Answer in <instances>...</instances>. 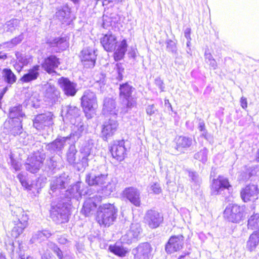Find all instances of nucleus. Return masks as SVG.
Segmentation results:
<instances>
[{
  "label": "nucleus",
  "mask_w": 259,
  "mask_h": 259,
  "mask_svg": "<svg viewBox=\"0 0 259 259\" xmlns=\"http://www.w3.org/2000/svg\"><path fill=\"white\" fill-rule=\"evenodd\" d=\"M224 216L230 222L239 223L244 217V208L236 204H229L224 210Z\"/></svg>",
  "instance_id": "39448f33"
},
{
  "label": "nucleus",
  "mask_w": 259,
  "mask_h": 259,
  "mask_svg": "<svg viewBox=\"0 0 259 259\" xmlns=\"http://www.w3.org/2000/svg\"><path fill=\"white\" fill-rule=\"evenodd\" d=\"M25 114L22 111V106L18 105L10 109L9 116L11 119L22 120Z\"/></svg>",
  "instance_id": "c9c22d12"
},
{
  "label": "nucleus",
  "mask_w": 259,
  "mask_h": 259,
  "mask_svg": "<svg viewBox=\"0 0 259 259\" xmlns=\"http://www.w3.org/2000/svg\"><path fill=\"white\" fill-rule=\"evenodd\" d=\"M40 66L38 65L33 66L31 68L28 69L20 79L23 83H29L35 80L39 76Z\"/></svg>",
  "instance_id": "bb28decb"
},
{
  "label": "nucleus",
  "mask_w": 259,
  "mask_h": 259,
  "mask_svg": "<svg viewBox=\"0 0 259 259\" xmlns=\"http://www.w3.org/2000/svg\"><path fill=\"white\" fill-rule=\"evenodd\" d=\"M60 62L59 59L55 55H50L46 58L41 64L43 69L50 74L56 73L55 71L59 65Z\"/></svg>",
  "instance_id": "a211bd4d"
},
{
  "label": "nucleus",
  "mask_w": 259,
  "mask_h": 259,
  "mask_svg": "<svg viewBox=\"0 0 259 259\" xmlns=\"http://www.w3.org/2000/svg\"><path fill=\"white\" fill-rule=\"evenodd\" d=\"M101 43L104 49L108 52L115 50L117 43L116 37L112 34H106L101 39Z\"/></svg>",
  "instance_id": "cd10ccee"
},
{
  "label": "nucleus",
  "mask_w": 259,
  "mask_h": 259,
  "mask_svg": "<svg viewBox=\"0 0 259 259\" xmlns=\"http://www.w3.org/2000/svg\"><path fill=\"white\" fill-rule=\"evenodd\" d=\"M114 70L117 74V76L116 77L117 79L119 81L123 79V74L124 71V68L122 65L120 63H117L114 68Z\"/></svg>",
  "instance_id": "3c124183"
},
{
  "label": "nucleus",
  "mask_w": 259,
  "mask_h": 259,
  "mask_svg": "<svg viewBox=\"0 0 259 259\" xmlns=\"http://www.w3.org/2000/svg\"><path fill=\"white\" fill-rule=\"evenodd\" d=\"M94 145V140L92 138H89L86 141V143L83 147L80 149L81 153H85L86 155H90L91 150Z\"/></svg>",
  "instance_id": "de8ad7c7"
},
{
  "label": "nucleus",
  "mask_w": 259,
  "mask_h": 259,
  "mask_svg": "<svg viewBox=\"0 0 259 259\" xmlns=\"http://www.w3.org/2000/svg\"><path fill=\"white\" fill-rule=\"evenodd\" d=\"M50 215L53 221L60 224L67 223L68 220L69 209L64 202L59 203L56 205L52 203L50 210Z\"/></svg>",
  "instance_id": "20e7f679"
},
{
  "label": "nucleus",
  "mask_w": 259,
  "mask_h": 259,
  "mask_svg": "<svg viewBox=\"0 0 259 259\" xmlns=\"http://www.w3.org/2000/svg\"><path fill=\"white\" fill-rule=\"evenodd\" d=\"M85 130L83 123L79 121L77 124H74L72 127V132L69 137V139H72L73 142H76L82 136Z\"/></svg>",
  "instance_id": "c756f323"
},
{
  "label": "nucleus",
  "mask_w": 259,
  "mask_h": 259,
  "mask_svg": "<svg viewBox=\"0 0 259 259\" xmlns=\"http://www.w3.org/2000/svg\"><path fill=\"white\" fill-rule=\"evenodd\" d=\"M77 150L74 144H72L69 146V149L67 152V160L68 162L72 164L75 162L76 153Z\"/></svg>",
  "instance_id": "c03bdc74"
},
{
  "label": "nucleus",
  "mask_w": 259,
  "mask_h": 259,
  "mask_svg": "<svg viewBox=\"0 0 259 259\" xmlns=\"http://www.w3.org/2000/svg\"><path fill=\"white\" fill-rule=\"evenodd\" d=\"M204 57L206 63L208 64L212 69H216L218 67L217 63L212 55L210 53H207L206 51L204 54Z\"/></svg>",
  "instance_id": "09e8293b"
},
{
  "label": "nucleus",
  "mask_w": 259,
  "mask_h": 259,
  "mask_svg": "<svg viewBox=\"0 0 259 259\" xmlns=\"http://www.w3.org/2000/svg\"><path fill=\"white\" fill-rule=\"evenodd\" d=\"M240 104L243 109H246L247 107V99L244 97H241L240 99Z\"/></svg>",
  "instance_id": "774afa93"
},
{
  "label": "nucleus",
  "mask_w": 259,
  "mask_h": 259,
  "mask_svg": "<svg viewBox=\"0 0 259 259\" xmlns=\"http://www.w3.org/2000/svg\"><path fill=\"white\" fill-rule=\"evenodd\" d=\"M57 241L61 244H65L67 243L68 240L64 235L58 236Z\"/></svg>",
  "instance_id": "338daca9"
},
{
  "label": "nucleus",
  "mask_w": 259,
  "mask_h": 259,
  "mask_svg": "<svg viewBox=\"0 0 259 259\" xmlns=\"http://www.w3.org/2000/svg\"><path fill=\"white\" fill-rule=\"evenodd\" d=\"M51 235V233L48 230H45L41 231H38L33 235L31 241L32 243L41 242L42 241L50 237Z\"/></svg>",
  "instance_id": "58836bf2"
},
{
  "label": "nucleus",
  "mask_w": 259,
  "mask_h": 259,
  "mask_svg": "<svg viewBox=\"0 0 259 259\" xmlns=\"http://www.w3.org/2000/svg\"><path fill=\"white\" fill-rule=\"evenodd\" d=\"M155 83L160 89L161 92L164 91L163 82L160 78L158 77L155 79Z\"/></svg>",
  "instance_id": "69168bd1"
},
{
  "label": "nucleus",
  "mask_w": 259,
  "mask_h": 259,
  "mask_svg": "<svg viewBox=\"0 0 259 259\" xmlns=\"http://www.w3.org/2000/svg\"><path fill=\"white\" fill-rule=\"evenodd\" d=\"M198 129L200 132H202L201 136L207 139V132L205 128V123L203 120H199L198 125Z\"/></svg>",
  "instance_id": "6e6d98bb"
},
{
  "label": "nucleus",
  "mask_w": 259,
  "mask_h": 259,
  "mask_svg": "<svg viewBox=\"0 0 259 259\" xmlns=\"http://www.w3.org/2000/svg\"><path fill=\"white\" fill-rule=\"evenodd\" d=\"M141 232V225L139 223H132L130 230L122 236L121 240L124 243L130 244L138 238Z\"/></svg>",
  "instance_id": "4468645a"
},
{
  "label": "nucleus",
  "mask_w": 259,
  "mask_h": 259,
  "mask_svg": "<svg viewBox=\"0 0 259 259\" xmlns=\"http://www.w3.org/2000/svg\"><path fill=\"white\" fill-rule=\"evenodd\" d=\"M122 196L135 206L139 207L140 206V192L137 188L133 187L125 188L122 192Z\"/></svg>",
  "instance_id": "ddd939ff"
},
{
  "label": "nucleus",
  "mask_w": 259,
  "mask_h": 259,
  "mask_svg": "<svg viewBox=\"0 0 259 259\" xmlns=\"http://www.w3.org/2000/svg\"><path fill=\"white\" fill-rule=\"evenodd\" d=\"M124 140L116 142L111 147V152L113 157L119 161L124 159L125 148Z\"/></svg>",
  "instance_id": "5701e85b"
},
{
  "label": "nucleus",
  "mask_w": 259,
  "mask_h": 259,
  "mask_svg": "<svg viewBox=\"0 0 259 259\" xmlns=\"http://www.w3.org/2000/svg\"><path fill=\"white\" fill-rule=\"evenodd\" d=\"M115 118L109 119L102 125L101 133L103 137L106 139L112 136L117 130L118 123Z\"/></svg>",
  "instance_id": "412c9836"
},
{
  "label": "nucleus",
  "mask_w": 259,
  "mask_h": 259,
  "mask_svg": "<svg viewBox=\"0 0 259 259\" xmlns=\"http://www.w3.org/2000/svg\"><path fill=\"white\" fill-rule=\"evenodd\" d=\"M184 244V237L182 235L171 236L165 246V251L171 254L182 249Z\"/></svg>",
  "instance_id": "6e6552de"
},
{
  "label": "nucleus",
  "mask_w": 259,
  "mask_h": 259,
  "mask_svg": "<svg viewBox=\"0 0 259 259\" xmlns=\"http://www.w3.org/2000/svg\"><path fill=\"white\" fill-rule=\"evenodd\" d=\"M144 219L145 223L151 229L157 228L163 220L162 214L153 209L147 211Z\"/></svg>",
  "instance_id": "f8f14e48"
},
{
  "label": "nucleus",
  "mask_w": 259,
  "mask_h": 259,
  "mask_svg": "<svg viewBox=\"0 0 259 259\" xmlns=\"http://www.w3.org/2000/svg\"><path fill=\"white\" fill-rule=\"evenodd\" d=\"M53 124V114L47 112L37 115L33 120V126L38 130L43 129Z\"/></svg>",
  "instance_id": "6ab92c4d"
},
{
  "label": "nucleus",
  "mask_w": 259,
  "mask_h": 259,
  "mask_svg": "<svg viewBox=\"0 0 259 259\" xmlns=\"http://www.w3.org/2000/svg\"><path fill=\"white\" fill-rule=\"evenodd\" d=\"M47 246L54 252L59 259H72L69 254H64L62 250L53 242H47Z\"/></svg>",
  "instance_id": "72a5a7b5"
},
{
  "label": "nucleus",
  "mask_w": 259,
  "mask_h": 259,
  "mask_svg": "<svg viewBox=\"0 0 259 259\" xmlns=\"http://www.w3.org/2000/svg\"><path fill=\"white\" fill-rule=\"evenodd\" d=\"M2 75L4 80L10 86L17 80L16 75L9 68H4L2 70Z\"/></svg>",
  "instance_id": "f704fd0d"
},
{
  "label": "nucleus",
  "mask_w": 259,
  "mask_h": 259,
  "mask_svg": "<svg viewBox=\"0 0 259 259\" xmlns=\"http://www.w3.org/2000/svg\"><path fill=\"white\" fill-rule=\"evenodd\" d=\"M69 137H59L51 143L46 145V149L51 153H62L64 147L66 146L67 141Z\"/></svg>",
  "instance_id": "4be33fe9"
},
{
  "label": "nucleus",
  "mask_w": 259,
  "mask_h": 259,
  "mask_svg": "<svg viewBox=\"0 0 259 259\" xmlns=\"http://www.w3.org/2000/svg\"><path fill=\"white\" fill-rule=\"evenodd\" d=\"M247 227L251 230L259 228V214L256 213L249 217L248 220Z\"/></svg>",
  "instance_id": "37998d69"
},
{
  "label": "nucleus",
  "mask_w": 259,
  "mask_h": 259,
  "mask_svg": "<svg viewBox=\"0 0 259 259\" xmlns=\"http://www.w3.org/2000/svg\"><path fill=\"white\" fill-rule=\"evenodd\" d=\"M50 250H52L47 246V243L46 245H44L41 249L39 251L40 254L41 255V259H49L50 256Z\"/></svg>",
  "instance_id": "603ef678"
},
{
  "label": "nucleus",
  "mask_w": 259,
  "mask_h": 259,
  "mask_svg": "<svg viewBox=\"0 0 259 259\" xmlns=\"http://www.w3.org/2000/svg\"><path fill=\"white\" fill-rule=\"evenodd\" d=\"M258 186L254 184L246 186L240 193L241 198L244 202L256 200L258 198Z\"/></svg>",
  "instance_id": "dca6fc26"
},
{
  "label": "nucleus",
  "mask_w": 259,
  "mask_h": 259,
  "mask_svg": "<svg viewBox=\"0 0 259 259\" xmlns=\"http://www.w3.org/2000/svg\"><path fill=\"white\" fill-rule=\"evenodd\" d=\"M24 38L23 34L21 33L19 35L11 39L13 46L15 47L17 45L20 44Z\"/></svg>",
  "instance_id": "052dcab7"
},
{
  "label": "nucleus",
  "mask_w": 259,
  "mask_h": 259,
  "mask_svg": "<svg viewBox=\"0 0 259 259\" xmlns=\"http://www.w3.org/2000/svg\"><path fill=\"white\" fill-rule=\"evenodd\" d=\"M195 140L190 137L180 136L177 140V146L178 148H188L193 144Z\"/></svg>",
  "instance_id": "4c0bfd02"
},
{
  "label": "nucleus",
  "mask_w": 259,
  "mask_h": 259,
  "mask_svg": "<svg viewBox=\"0 0 259 259\" xmlns=\"http://www.w3.org/2000/svg\"><path fill=\"white\" fill-rule=\"evenodd\" d=\"M22 121V120H20L11 119L9 121L10 124L9 132L10 134L16 136L22 133L23 128Z\"/></svg>",
  "instance_id": "473e14b6"
},
{
  "label": "nucleus",
  "mask_w": 259,
  "mask_h": 259,
  "mask_svg": "<svg viewBox=\"0 0 259 259\" xmlns=\"http://www.w3.org/2000/svg\"><path fill=\"white\" fill-rule=\"evenodd\" d=\"M167 51L172 53H176L177 52V47L176 43L168 39L166 42Z\"/></svg>",
  "instance_id": "5fc2aeb1"
},
{
  "label": "nucleus",
  "mask_w": 259,
  "mask_h": 259,
  "mask_svg": "<svg viewBox=\"0 0 259 259\" xmlns=\"http://www.w3.org/2000/svg\"><path fill=\"white\" fill-rule=\"evenodd\" d=\"M98 199L97 195L87 198L84 202L81 210L82 213L87 217L94 213L97 208L96 200Z\"/></svg>",
  "instance_id": "a878e982"
},
{
  "label": "nucleus",
  "mask_w": 259,
  "mask_h": 259,
  "mask_svg": "<svg viewBox=\"0 0 259 259\" xmlns=\"http://www.w3.org/2000/svg\"><path fill=\"white\" fill-rule=\"evenodd\" d=\"M17 178L19 180L22 186L25 188V189L28 191H31L32 190L33 188V184H29V182L27 181L26 177L22 174H19L17 176Z\"/></svg>",
  "instance_id": "49530a36"
},
{
  "label": "nucleus",
  "mask_w": 259,
  "mask_h": 259,
  "mask_svg": "<svg viewBox=\"0 0 259 259\" xmlns=\"http://www.w3.org/2000/svg\"><path fill=\"white\" fill-rule=\"evenodd\" d=\"M152 248L148 242L140 243L132 250L134 259H150Z\"/></svg>",
  "instance_id": "1a4fd4ad"
},
{
  "label": "nucleus",
  "mask_w": 259,
  "mask_h": 259,
  "mask_svg": "<svg viewBox=\"0 0 259 259\" xmlns=\"http://www.w3.org/2000/svg\"><path fill=\"white\" fill-rule=\"evenodd\" d=\"M63 111L66 112L67 117H70V119H72V118L78 117V116L79 115V109L77 107L74 106H67L64 108Z\"/></svg>",
  "instance_id": "79ce46f5"
},
{
  "label": "nucleus",
  "mask_w": 259,
  "mask_h": 259,
  "mask_svg": "<svg viewBox=\"0 0 259 259\" xmlns=\"http://www.w3.org/2000/svg\"><path fill=\"white\" fill-rule=\"evenodd\" d=\"M109 250L115 255L121 257L125 256L127 252V249L119 245L118 243H116L113 245H110Z\"/></svg>",
  "instance_id": "ea45409f"
},
{
  "label": "nucleus",
  "mask_w": 259,
  "mask_h": 259,
  "mask_svg": "<svg viewBox=\"0 0 259 259\" xmlns=\"http://www.w3.org/2000/svg\"><path fill=\"white\" fill-rule=\"evenodd\" d=\"M259 247V231H254L249 236L247 243V249L251 252Z\"/></svg>",
  "instance_id": "2f4dec72"
},
{
  "label": "nucleus",
  "mask_w": 259,
  "mask_h": 259,
  "mask_svg": "<svg viewBox=\"0 0 259 259\" xmlns=\"http://www.w3.org/2000/svg\"><path fill=\"white\" fill-rule=\"evenodd\" d=\"M150 190H151L154 194H159L161 192V188L159 184L157 183H153L151 184Z\"/></svg>",
  "instance_id": "4d7b16f0"
},
{
  "label": "nucleus",
  "mask_w": 259,
  "mask_h": 259,
  "mask_svg": "<svg viewBox=\"0 0 259 259\" xmlns=\"http://www.w3.org/2000/svg\"><path fill=\"white\" fill-rule=\"evenodd\" d=\"M43 94L45 97L52 102H56L60 97V92L54 85L47 83L43 85Z\"/></svg>",
  "instance_id": "393cba45"
},
{
  "label": "nucleus",
  "mask_w": 259,
  "mask_h": 259,
  "mask_svg": "<svg viewBox=\"0 0 259 259\" xmlns=\"http://www.w3.org/2000/svg\"><path fill=\"white\" fill-rule=\"evenodd\" d=\"M103 112L104 114H111L116 118L117 110L115 100L110 98H106L104 100Z\"/></svg>",
  "instance_id": "c85d7f7f"
},
{
  "label": "nucleus",
  "mask_w": 259,
  "mask_h": 259,
  "mask_svg": "<svg viewBox=\"0 0 259 259\" xmlns=\"http://www.w3.org/2000/svg\"><path fill=\"white\" fill-rule=\"evenodd\" d=\"M70 13V9L67 7H63L61 10L56 12V16L61 21L64 19H68L69 17Z\"/></svg>",
  "instance_id": "a18cd8bd"
},
{
  "label": "nucleus",
  "mask_w": 259,
  "mask_h": 259,
  "mask_svg": "<svg viewBox=\"0 0 259 259\" xmlns=\"http://www.w3.org/2000/svg\"><path fill=\"white\" fill-rule=\"evenodd\" d=\"M80 58L83 65L87 68L93 67L96 60L95 50L90 48H84L81 52Z\"/></svg>",
  "instance_id": "2eb2a0df"
},
{
  "label": "nucleus",
  "mask_w": 259,
  "mask_h": 259,
  "mask_svg": "<svg viewBox=\"0 0 259 259\" xmlns=\"http://www.w3.org/2000/svg\"><path fill=\"white\" fill-rule=\"evenodd\" d=\"M81 154L83 155V156L81 158L80 162L82 165V167L85 168L88 166L89 159L88 157L90 155H86L85 153H81Z\"/></svg>",
  "instance_id": "0e129e2a"
},
{
  "label": "nucleus",
  "mask_w": 259,
  "mask_h": 259,
  "mask_svg": "<svg viewBox=\"0 0 259 259\" xmlns=\"http://www.w3.org/2000/svg\"><path fill=\"white\" fill-rule=\"evenodd\" d=\"M70 183L68 175L63 174L60 177L53 179L51 183V191L52 193H61Z\"/></svg>",
  "instance_id": "9d476101"
},
{
  "label": "nucleus",
  "mask_w": 259,
  "mask_h": 259,
  "mask_svg": "<svg viewBox=\"0 0 259 259\" xmlns=\"http://www.w3.org/2000/svg\"><path fill=\"white\" fill-rule=\"evenodd\" d=\"M17 60L22 64L23 66L26 65L29 63L28 59L25 56L23 55L21 53L17 52L15 53Z\"/></svg>",
  "instance_id": "864d4df0"
},
{
  "label": "nucleus",
  "mask_w": 259,
  "mask_h": 259,
  "mask_svg": "<svg viewBox=\"0 0 259 259\" xmlns=\"http://www.w3.org/2000/svg\"><path fill=\"white\" fill-rule=\"evenodd\" d=\"M12 212L13 220L10 226L12 228V236L17 238L27 227L28 217L21 207H16Z\"/></svg>",
  "instance_id": "f257e3e1"
},
{
  "label": "nucleus",
  "mask_w": 259,
  "mask_h": 259,
  "mask_svg": "<svg viewBox=\"0 0 259 259\" xmlns=\"http://www.w3.org/2000/svg\"><path fill=\"white\" fill-rule=\"evenodd\" d=\"M81 105L86 116L91 117L98 107L97 98L95 93L90 90L85 91L81 98Z\"/></svg>",
  "instance_id": "7ed1b4c3"
},
{
  "label": "nucleus",
  "mask_w": 259,
  "mask_h": 259,
  "mask_svg": "<svg viewBox=\"0 0 259 259\" xmlns=\"http://www.w3.org/2000/svg\"><path fill=\"white\" fill-rule=\"evenodd\" d=\"M107 174L96 173L92 171L85 176V182L90 186L98 185L103 186L106 183Z\"/></svg>",
  "instance_id": "f3484780"
},
{
  "label": "nucleus",
  "mask_w": 259,
  "mask_h": 259,
  "mask_svg": "<svg viewBox=\"0 0 259 259\" xmlns=\"http://www.w3.org/2000/svg\"><path fill=\"white\" fill-rule=\"evenodd\" d=\"M208 150L206 148H204L199 152L195 154L194 158L205 163L207 160Z\"/></svg>",
  "instance_id": "8fccbe9b"
},
{
  "label": "nucleus",
  "mask_w": 259,
  "mask_h": 259,
  "mask_svg": "<svg viewBox=\"0 0 259 259\" xmlns=\"http://www.w3.org/2000/svg\"><path fill=\"white\" fill-rule=\"evenodd\" d=\"M58 83L64 94L68 97L74 96L77 92V83L71 81L68 78L62 77L58 80Z\"/></svg>",
  "instance_id": "9b49d317"
},
{
  "label": "nucleus",
  "mask_w": 259,
  "mask_h": 259,
  "mask_svg": "<svg viewBox=\"0 0 259 259\" xmlns=\"http://www.w3.org/2000/svg\"><path fill=\"white\" fill-rule=\"evenodd\" d=\"M192 181L196 184H199L200 182L198 174L195 172H190L189 175Z\"/></svg>",
  "instance_id": "e2e57ef3"
},
{
  "label": "nucleus",
  "mask_w": 259,
  "mask_h": 259,
  "mask_svg": "<svg viewBox=\"0 0 259 259\" xmlns=\"http://www.w3.org/2000/svg\"><path fill=\"white\" fill-rule=\"evenodd\" d=\"M158 110L154 104L149 105L146 108V112L147 115L152 116L156 113Z\"/></svg>",
  "instance_id": "13d9d810"
},
{
  "label": "nucleus",
  "mask_w": 259,
  "mask_h": 259,
  "mask_svg": "<svg viewBox=\"0 0 259 259\" xmlns=\"http://www.w3.org/2000/svg\"><path fill=\"white\" fill-rule=\"evenodd\" d=\"M46 155L44 153L37 152L28 157L24 164L26 170L31 173H37L42 167Z\"/></svg>",
  "instance_id": "423d86ee"
},
{
  "label": "nucleus",
  "mask_w": 259,
  "mask_h": 259,
  "mask_svg": "<svg viewBox=\"0 0 259 259\" xmlns=\"http://www.w3.org/2000/svg\"><path fill=\"white\" fill-rule=\"evenodd\" d=\"M14 48L11 40L4 42L0 44V49H5L6 50H10Z\"/></svg>",
  "instance_id": "680f3d73"
},
{
  "label": "nucleus",
  "mask_w": 259,
  "mask_h": 259,
  "mask_svg": "<svg viewBox=\"0 0 259 259\" xmlns=\"http://www.w3.org/2000/svg\"><path fill=\"white\" fill-rule=\"evenodd\" d=\"M47 42L54 52L65 50L68 47V43L65 37L50 38Z\"/></svg>",
  "instance_id": "b1692460"
},
{
  "label": "nucleus",
  "mask_w": 259,
  "mask_h": 259,
  "mask_svg": "<svg viewBox=\"0 0 259 259\" xmlns=\"http://www.w3.org/2000/svg\"><path fill=\"white\" fill-rule=\"evenodd\" d=\"M20 21L17 19H12L8 21L5 25V30L6 32L13 33L20 26Z\"/></svg>",
  "instance_id": "a19ab883"
},
{
  "label": "nucleus",
  "mask_w": 259,
  "mask_h": 259,
  "mask_svg": "<svg viewBox=\"0 0 259 259\" xmlns=\"http://www.w3.org/2000/svg\"><path fill=\"white\" fill-rule=\"evenodd\" d=\"M134 90L127 82L120 84L119 97L128 108L134 107L136 104V99L132 95Z\"/></svg>",
  "instance_id": "0eeeda50"
},
{
  "label": "nucleus",
  "mask_w": 259,
  "mask_h": 259,
  "mask_svg": "<svg viewBox=\"0 0 259 259\" xmlns=\"http://www.w3.org/2000/svg\"><path fill=\"white\" fill-rule=\"evenodd\" d=\"M47 163L48 167L51 169H54L57 166V160L54 157H52L47 160Z\"/></svg>",
  "instance_id": "bf43d9fd"
},
{
  "label": "nucleus",
  "mask_w": 259,
  "mask_h": 259,
  "mask_svg": "<svg viewBox=\"0 0 259 259\" xmlns=\"http://www.w3.org/2000/svg\"><path fill=\"white\" fill-rule=\"evenodd\" d=\"M117 213V209L113 204H103L98 208L96 220L100 225L109 227L115 221Z\"/></svg>",
  "instance_id": "f03ea898"
},
{
  "label": "nucleus",
  "mask_w": 259,
  "mask_h": 259,
  "mask_svg": "<svg viewBox=\"0 0 259 259\" xmlns=\"http://www.w3.org/2000/svg\"><path fill=\"white\" fill-rule=\"evenodd\" d=\"M81 185V183H77L72 185L69 189L65 191V196L69 199L73 198L79 200L82 194L80 190Z\"/></svg>",
  "instance_id": "7c9ffc66"
},
{
  "label": "nucleus",
  "mask_w": 259,
  "mask_h": 259,
  "mask_svg": "<svg viewBox=\"0 0 259 259\" xmlns=\"http://www.w3.org/2000/svg\"><path fill=\"white\" fill-rule=\"evenodd\" d=\"M127 45L125 39H123L119 45L114 53V58L116 61L121 60L127 50Z\"/></svg>",
  "instance_id": "e433bc0d"
},
{
  "label": "nucleus",
  "mask_w": 259,
  "mask_h": 259,
  "mask_svg": "<svg viewBox=\"0 0 259 259\" xmlns=\"http://www.w3.org/2000/svg\"><path fill=\"white\" fill-rule=\"evenodd\" d=\"M231 187L228 179L223 177H219L217 179H213L211 185V194L218 195L222 194L226 189H229Z\"/></svg>",
  "instance_id": "aec40b11"
}]
</instances>
